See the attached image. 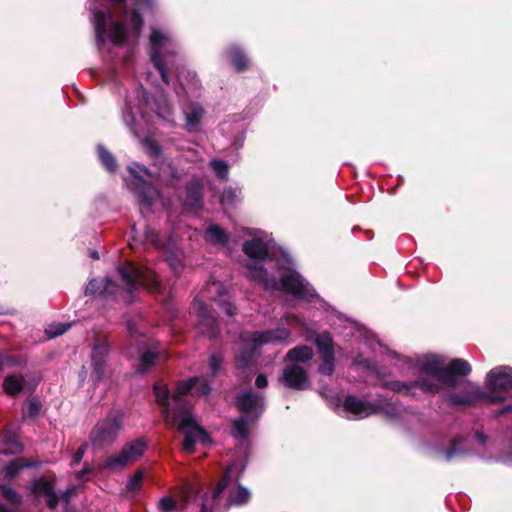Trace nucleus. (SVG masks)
Wrapping results in <instances>:
<instances>
[{
  "label": "nucleus",
  "instance_id": "32",
  "mask_svg": "<svg viewBox=\"0 0 512 512\" xmlns=\"http://www.w3.org/2000/svg\"><path fill=\"white\" fill-rule=\"evenodd\" d=\"M159 348L158 345H151V349L144 351L140 358V370L141 372L147 371L150 367H152L156 363V359L159 356Z\"/></svg>",
  "mask_w": 512,
  "mask_h": 512
},
{
  "label": "nucleus",
  "instance_id": "35",
  "mask_svg": "<svg viewBox=\"0 0 512 512\" xmlns=\"http://www.w3.org/2000/svg\"><path fill=\"white\" fill-rule=\"evenodd\" d=\"M110 284H112V281L109 279H104V280L93 279L86 286L85 294L86 295L102 294L106 290H108V287Z\"/></svg>",
  "mask_w": 512,
  "mask_h": 512
},
{
  "label": "nucleus",
  "instance_id": "51",
  "mask_svg": "<svg viewBox=\"0 0 512 512\" xmlns=\"http://www.w3.org/2000/svg\"><path fill=\"white\" fill-rule=\"evenodd\" d=\"M255 385L257 388H265L268 385L267 377L264 374H259L255 380Z\"/></svg>",
  "mask_w": 512,
  "mask_h": 512
},
{
  "label": "nucleus",
  "instance_id": "7",
  "mask_svg": "<svg viewBox=\"0 0 512 512\" xmlns=\"http://www.w3.org/2000/svg\"><path fill=\"white\" fill-rule=\"evenodd\" d=\"M118 272L129 292H133L138 287H144L153 293H160L163 290L161 281L155 272L148 267L127 263L120 266Z\"/></svg>",
  "mask_w": 512,
  "mask_h": 512
},
{
  "label": "nucleus",
  "instance_id": "4",
  "mask_svg": "<svg viewBox=\"0 0 512 512\" xmlns=\"http://www.w3.org/2000/svg\"><path fill=\"white\" fill-rule=\"evenodd\" d=\"M192 395L207 396L210 393L208 382L200 377H193L178 384V391L174 395V401L179 403L180 410L175 421H169L171 424L178 423V430L184 434L183 449L186 452H193L197 442L205 443L208 441V435L199 425L196 424L189 404L184 400V396Z\"/></svg>",
  "mask_w": 512,
  "mask_h": 512
},
{
  "label": "nucleus",
  "instance_id": "58",
  "mask_svg": "<svg viewBox=\"0 0 512 512\" xmlns=\"http://www.w3.org/2000/svg\"><path fill=\"white\" fill-rule=\"evenodd\" d=\"M90 256H91L93 259H99V254H98V252H97V251H91Z\"/></svg>",
  "mask_w": 512,
  "mask_h": 512
},
{
  "label": "nucleus",
  "instance_id": "24",
  "mask_svg": "<svg viewBox=\"0 0 512 512\" xmlns=\"http://www.w3.org/2000/svg\"><path fill=\"white\" fill-rule=\"evenodd\" d=\"M132 185L143 204L147 206L152 205L159 197V191L157 188L145 180L133 182Z\"/></svg>",
  "mask_w": 512,
  "mask_h": 512
},
{
  "label": "nucleus",
  "instance_id": "6",
  "mask_svg": "<svg viewBox=\"0 0 512 512\" xmlns=\"http://www.w3.org/2000/svg\"><path fill=\"white\" fill-rule=\"evenodd\" d=\"M290 335L291 332L284 327L266 331L242 332L240 334L242 347L237 357V366L242 369L249 367L258 348L268 343L287 344Z\"/></svg>",
  "mask_w": 512,
  "mask_h": 512
},
{
  "label": "nucleus",
  "instance_id": "18",
  "mask_svg": "<svg viewBox=\"0 0 512 512\" xmlns=\"http://www.w3.org/2000/svg\"><path fill=\"white\" fill-rule=\"evenodd\" d=\"M486 393L477 386L467 383L465 391L462 393H453L447 396L446 401L452 406L474 405L479 399H485Z\"/></svg>",
  "mask_w": 512,
  "mask_h": 512
},
{
  "label": "nucleus",
  "instance_id": "55",
  "mask_svg": "<svg viewBox=\"0 0 512 512\" xmlns=\"http://www.w3.org/2000/svg\"><path fill=\"white\" fill-rule=\"evenodd\" d=\"M75 492V488H69L65 491L64 493V497L66 500H68V498L70 497V495H72L73 493Z\"/></svg>",
  "mask_w": 512,
  "mask_h": 512
},
{
  "label": "nucleus",
  "instance_id": "41",
  "mask_svg": "<svg viewBox=\"0 0 512 512\" xmlns=\"http://www.w3.org/2000/svg\"><path fill=\"white\" fill-rule=\"evenodd\" d=\"M69 327H70L69 324H62V323L50 325L46 329V334H47L48 338H54V337L60 336L63 333H65L69 329Z\"/></svg>",
  "mask_w": 512,
  "mask_h": 512
},
{
  "label": "nucleus",
  "instance_id": "23",
  "mask_svg": "<svg viewBox=\"0 0 512 512\" xmlns=\"http://www.w3.org/2000/svg\"><path fill=\"white\" fill-rule=\"evenodd\" d=\"M32 491L36 496H47V505L49 508L54 509L57 506L58 497L54 492L52 482L45 479L35 480L32 484Z\"/></svg>",
  "mask_w": 512,
  "mask_h": 512
},
{
  "label": "nucleus",
  "instance_id": "50",
  "mask_svg": "<svg viewBox=\"0 0 512 512\" xmlns=\"http://www.w3.org/2000/svg\"><path fill=\"white\" fill-rule=\"evenodd\" d=\"M2 494L4 498L16 503L19 501L17 493L12 488L3 487Z\"/></svg>",
  "mask_w": 512,
  "mask_h": 512
},
{
  "label": "nucleus",
  "instance_id": "28",
  "mask_svg": "<svg viewBox=\"0 0 512 512\" xmlns=\"http://www.w3.org/2000/svg\"><path fill=\"white\" fill-rule=\"evenodd\" d=\"M201 184L199 181L192 182L187 188V196L185 205L190 208H198L201 206Z\"/></svg>",
  "mask_w": 512,
  "mask_h": 512
},
{
  "label": "nucleus",
  "instance_id": "47",
  "mask_svg": "<svg viewBox=\"0 0 512 512\" xmlns=\"http://www.w3.org/2000/svg\"><path fill=\"white\" fill-rule=\"evenodd\" d=\"M175 505V502L172 498L170 497H164L162 498L160 501H159V508L160 510H162L163 512H168L170 511L171 509H173Z\"/></svg>",
  "mask_w": 512,
  "mask_h": 512
},
{
  "label": "nucleus",
  "instance_id": "19",
  "mask_svg": "<svg viewBox=\"0 0 512 512\" xmlns=\"http://www.w3.org/2000/svg\"><path fill=\"white\" fill-rule=\"evenodd\" d=\"M109 353V345L107 343H98L92 350V374L91 377L95 382L103 379L105 374V361Z\"/></svg>",
  "mask_w": 512,
  "mask_h": 512
},
{
  "label": "nucleus",
  "instance_id": "1",
  "mask_svg": "<svg viewBox=\"0 0 512 512\" xmlns=\"http://www.w3.org/2000/svg\"><path fill=\"white\" fill-rule=\"evenodd\" d=\"M271 245L269 241H265L260 237H254L252 240L243 244V252L245 255L254 260L255 264L247 265L249 276L253 280L258 281L266 290H282L291 294L297 299L305 301H313L318 297L313 287L292 267V260L288 255H283V270L280 273V280L274 277L269 278L261 262L269 257Z\"/></svg>",
  "mask_w": 512,
  "mask_h": 512
},
{
  "label": "nucleus",
  "instance_id": "5",
  "mask_svg": "<svg viewBox=\"0 0 512 512\" xmlns=\"http://www.w3.org/2000/svg\"><path fill=\"white\" fill-rule=\"evenodd\" d=\"M421 373L426 376L421 380H426L432 384L454 386L456 376H467L471 372L470 364L463 359H454L445 365L442 358L435 355H425L419 360Z\"/></svg>",
  "mask_w": 512,
  "mask_h": 512
},
{
  "label": "nucleus",
  "instance_id": "44",
  "mask_svg": "<svg viewBox=\"0 0 512 512\" xmlns=\"http://www.w3.org/2000/svg\"><path fill=\"white\" fill-rule=\"evenodd\" d=\"M143 479V473L141 471L136 472L133 477L130 478L127 488L130 491H136L140 488Z\"/></svg>",
  "mask_w": 512,
  "mask_h": 512
},
{
  "label": "nucleus",
  "instance_id": "21",
  "mask_svg": "<svg viewBox=\"0 0 512 512\" xmlns=\"http://www.w3.org/2000/svg\"><path fill=\"white\" fill-rule=\"evenodd\" d=\"M182 111L185 116V126L189 132L196 131L205 114L204 108L195 102L183 103Z\"/></svg>",
  "mask_w": 512,
  "mask_h": 512
},
{
  "label": "nucleus",
  "instance_id": "36",
  "mask_svg": "<svg viewBox=\"0 0 512 512\" xmlns=\"http://www.w3.org/2000/svg\"><path fill=\"white\" fill-rule=\"evenodd\" d=\"M233 437L236 439H247L249 436L248 422L245 417L233 421Z\"/></svg>",
  "mask_w": 512,
  "mask_h": 512
},
{
  "label": "nucleus",
  "instance_id": "52",
  "mask_svg": "<svg viewBox=\"0 0 512 512\" xmlns=\"http://www.w3.org/2000/svg\"><path fill=\"white\" fill-rule=\"evenodd\" d=\"M135 4L139 9L150 7L152 5V0H135Z\"/></svg>",
  "mask_w": 512,
  "mask_h": 512
},
{
  "label": "nucleus",
  "instance_id": "27",
  "mask_svg": "<svg viewBox=\"0 0 512 512\" xmlns=\"http://www.w3.org/2000/svg\"><path fill=\"white\" fill-rule=\"evenodd\" d=\"M38 463L27 461L24 459H14L10 461L4 468V478L11 480L16 475H18L19 471L26 467H35Z\"/></svg>",
  "mask_w": 512,
  "mask_h": 512
},
{
  "label": "nucleus",
  "instance_id": "30",
  "mask_svg": "<svg viewBox=\"0 0 512 512\" xmlns=\"http://www.w3.org/2000/svg\"><path fill=\"white\" fill-rule=\"evenodd\" d=\"M205 235L206 239L213 244L225 245L229 239L228 234L216 224L210 225Z\"/></svg>",
  "mask_w": 512,
  "mask_h": 512
},
{
  "label": "nucleus",
  "instance_id": "63",
  "mask_svg": "<svg viewBox=\"0 0 512 512\" xmlns=\"http://www.w3.org/2000/svg\"><path fill=\"white\" fill-rule=\"evenodd\" d=\"M246 232H247V233H248L249 235H252V232H251V230H249V229H246Z\"/></svg>",
  "mask_w": 512,
  "mask_h": 512
},
{
  "label": "nucleus",
  "instance_id": "3",
  "mask_svg": "<svg viewBox=\"0 0 512 512\" xmlns=\"http://www.w3.org/2000/svg\"><path fill=\"white\" fill-rule=\"evenodd\" d=\"M137 93L138 96L141 94L144 98V104L134 109V107L131 106L130 99H127L123 110V121L131 133L141 140L146 152L151 156H158L161 149L155 141L148 138L153 133V126L144 111V106L150 107L158 118L171 123L174 121L173 112L167 97L162 92L154 97L153 102L145 98L144 91L139 90Z\"/></svg>",
  "mask_w": 512,
  "mask_h": 512
},
{
  "label": "nucleus",
  "instance_id": "57",
  "mask_svg": "<svg viewBox=\"0 0 512 512\" xmlns=\"http://www.w3.org/2000/svg\"><path fill=\"white\" fill-rule=\"evenodd\" d=\"M476 437H477V440H478L480 443H484V441H485V437H484V435H483V434H481V433H477V434H476Z\"/></svg>",
  "mask_w": 512,
  "mask_h": 512
},
{
  "label": "nucleus",
  "instance_id": "37",
  "mask_svg": "<svg viewBox=\"0 0 512 512\" xmlns=\"http://www.w3.org/2000/svg\"><path fill=\"white\" fill-rule=\"evenodd\" d=\"M98 154L102 164L106 167V169L111 172L115 171L116 161L113 155L101 145L98 146Z\"/></svg>",
  "mask_w": 512,
  "mask_h": 512
},
{
  "label": "nucleus",
  "instance_id": "34",
  "mask_svg": "<svg viewBox=\"0 0 512 512\" xmlns=\"http://www.w3.org/2000/svg\"><path fill=\"white\" fill-rule=\"evenodd\" d=\"M250 496V491L247 488L238 485L235 491L231 492L228 502L232 505H243L249 501Z\"/></svg>",
  "mask_w": 512,
  "mask_h": 512
},
{
  "label": "nucleus",
  "instance_id": "22",
  "mask_svg": "<svg viewBox=\"0 0 512 512\" xmlns=\"http://www.w3.org/2000/svg\"><path fill=\"white\" fill-rule=\"evenodd\" d=\"M414 387L420 388L423 392L428 394H435L438 392V386L436 384H432L426 380H419L413 383L392 381L388 383V388L393 391L404 392L406 394H413L412 389Z\"/></svg>",
  "mask_w": 512,
  "mask_h": 512
},
{
  "label": "nucleus",
  "instance_id": "53",
  "mask_svg": "<svg viewBox=\"0 0 512 512\" xmlns=\"http://www.w3.org/2000/svg\"><path fill=\"white\" fill-rule=\"evenodd\" d=\"M457 453H458V450L455 447H452L451 449H448L447 451H445V459L450 460Z\"/></svg>",
  "mask_w": 512,
  "mask_h": 512
},
{
  "label": "nucleus",
  "instance_id": "20",
  "mask_svg": "<svg viewBox=\"0 0 512 512\" xmlns=\"http://www.w3.org/2000/svg\"><path fill=\"white\" fill-rule=\"evenodd\" d=\"M237 407L247 414L259 415L264 409V398L261 394L246 392L238 396Z\"/></svg>",
  "mask_w": 512,
  "mask_h": 512
},
{
  "label": "nucleus",
  "instance_id": "43",
  "mask_svg": "<svg viewBox=\"0 0 512 512\" xmlns=\"http://www.w3.org/2000/svg\"><path fill=\"white\" fill-rule=\"evenodd\" d=\"M222 364V357L219 355H211L209 359V369L212 376L217 375V373L220 371Z\"/></svg>",
  "mask_w": 512,
  "mask_h": 512
},
{
  "label": "nucleus",
  "instance_id": "11",
  "mask_svg": "<svg viewBox=\"0 0 512 512\" xmlns=\"http://www.w3.org/2000/svg\"><path fill=\"white\" fill-rule=\"evenodd\" d=\"M146 448L147 443L143 438L132 440L123 446L119 454L108 457L103 467L111 471L123 469L128 464L139 459L144 454Z\"/></svg>",
  "mask_w": 512,
  "mask_h": 512
},
{
  "label": "nucleus",
  "instance_id": "54",
  "mask_svg": "<svg viewBox=\"0 0 512 512\" xmlns=\"http://www.w3.org/2000/svg\"><path fill=\"white\" fill-rule=\"evenodd\" d=\"M285 321H286V323H288V324H292V323H294V322H298V318H297L296 316L287 315V316L285 317Z\"/></svg>",
  "mask_w": 512,
  "mask_h": 512
},
{
  "label": "nucleus",
  "instance_id": "15",
  "mask_svg": "<svg viewBox=\"0 0 512 512\" xmlns=\"http://www.w3.org/2000/svg\"><path fill=\"white\" fill-rule=\"evenodd\" d=\"M279 381L294 390H304L309 386L306 371L297 364L287 365Z\"/></svg>",
  "mask_w": 512,
  "mask_h": 512
},
{
  "label": "nucleus",
  "instance_id": "29",
  "mask_svg": "<svg viewBox=\"0 0 512 512\" xmlns=\"http://www.w3.org/2000/svg\"><path fill=\"white\" fill-rule=\"evenodd\" d=\"M313 350L309 346H299L291 349L286 359L295 363H304L312 359Z\"/></svg>",
  "mask_w": 512,
  "mask_h": 512
},
{
  "label": "nucleus",
  "instance_id": "38",
  "mask_svg": "<svg viewBox=\"0 0 512 512\" xmlns=\"http://www.w3.org/2000/svg\"><path fill=\"white\" fill-rule=\"evenodd\" d=\"M210 166L219 179H227L229 173V166L227 162L219 159H213L210 162Z\"/></svg>",
  "mask_w": 512,
  "mask_h": 512
},
{
  "label": "nucleus",
  "instance_id": "14",
  "mask_svg": "<svg viewBox=\"0 0 512 512\" xmlns=\"http://www.w3.org/2000/svg\"><path fill=\"white\" fill-rule=\"evenodd\" d=\"M205 297L218 302L219 306L224 309L228 316H233L236 313V308L233 303L226 296L225 286L217 280H213L206 284L205 290L203 291Z\"/></svg>",
  "mask_w": 512,
  "mask_h": 512
},
{
  "label": "nucleus",
  "instance_id": "12",
  "mask_svg": "<svg viewBox=\"0 0 512 512\" xmlns=\"http://www.w3.org/2000/svg\"><path fill=\"white\" fill-rule=\"evenodd\" d=\"M315 344L321 356V364L319 365V372L323 375L330 376L334 371V350L333 341L328 333L317 335Z\"/></svg>",
  "mask_w": 512,
  "mask_h": 512
},
{
  "label": "nucleus",
  "instance_id": "33",
  "mask_svg": "<svg viewBox=\"0 0 512 512\" xmlns=\"http://www.w3.org/2000/svg\"><path fill=\"white\" fill-rule=\"evenodd\" d=\"M4 391L11 396L19 394L23 389V379L15 375L7 376L3 381Z\"/></svg>",
  "mask_w": 512,
  "mask_h": 512
},
{
  "label": "nucleus",
  "instance_id": "31",
  "mask_svg": "<svg viewBox=\"0 0 512 512\" xmlns=\"http://www.w3.org/2000/svg\"><path fill=\"white\" fill-rule=\"evenodd\" d=\"M228 53L230 61L236 70L243 71L248 67L249 60L240 48L231 47Z\"/></svg>",
  "mask_w": 512,
  "mask_h": 512
},
{
  "label": "nucleus",
  "instance_id": "26",
  "mask_svg": "<svg viewBox=\"0 0 512 512\" xmlns=\"http://www.w3.org/2000/svg\"><path fill=\"white\" fill-rule=\"evenodd\" d=\"M133 238L142 243H151L156 248H162L163 242L159 235L150 227L145 226L143 231H139L136 225L132 226Z\"/></svg>",
  "mask_w": 512,
  "mask_h": 512
},
{
  "label": "nucleus",
  "instance_id": "59",
  "mask_svg": "<svg viewBox=\"0 0 512 512\" xmlns=\"http://www.w3.org/2000/svg\"><path fill=\"white\" fill-rule=\"evenodd\" d=\"M10 361H11V358H10V357H7L5 361H2V364L9 363Z\"/></svg>",
  "mask_w": 512,
  "mask_h": 512
},
{
  "label": "nucleus",
  "instance_id": "56",
  "mask_svg": "<svg viewBox=\"0 0 512 512\" xmlns=\"http://www.w3.org/2000/svg\"><path fill=\"white\" fill-rule=\"evenodd\" d=\"M512 412V404L505 406L500 410V414Z\"/></svg>",
  "mask_w": 512,
  "mask_h": 512
},
{
  "label": "nucleus",
  "instance_id": "40",
  "mask_svg": "<svg viewBox=\"0 0 512 512\" xmlns=\"http://www.w3.org/2000/svg\"><path fill=\"white\" fill-rule=\"evenodd\" d=\"M130 31L129 33L131 35H134L137 37L141 31V28L143 26V20L141 16L137 12H133L130 16Z\"/></svg>",
  "mask_w": 512,
  "mask_h": 512
},
{
  "label": "nucleus",
  "instance_id": "9",
  "mask_svg": "<svg viewBox=\"0 0 512 512\" xmlns=\"http://www.w3.org/2000/svg\"><path fill=\"white\" fill-rule=\"evenodd\" d=\"M92 15L98 44L106 40L116 45L125 42L127 30L122 23H116L112 20V12L110 10L102 11L93 8Z\"/></svg>",
  "mask_w": 512,
  "mask_h": 512
},
{
  "label": "nucleus",
  "instance_id": "61",
  "mask_svg": "<svg viewBox=\"0 0 512 512\" xmlns=\"http://www.w3.org/2000/svg\"><path fill=\"white\" fill-rule=\"evenodd\" d=\"M113 2H116V3H122L124 0H112Z\"/></svg>",
  "mask_w": 512,
  "mask_h": 512
},
{
  "label": "nucleus",
  "instance_id": "48",
  "mask_svg": "<svg viewBox=\"0 0 512 512\" xmlns=\"http://www.w3.org/2000/svg\"><path fill=\"white\" fill-rule=\"evenodd\" d=\"M87 447H88V446H87V444H86V443H84V444H82V445L77 449V451H76V453H75V455H74L73 462H72V464H71V465L79 464V463L82 461V459H83V457H84V454H85V452H86V450H87Z\"/></svg>",
  "mask_w": 512,
  "mask_h": 512
},
{
  "label": "nucleus",
  "instance_id": "17",
  "mask_svg": "<svg viewBox=\"0 0 512 512\" xmlns=\"http://www.w3.org/2000/svg\"><path fill=\"white\" fill-rule=\"evenodd\" d=\"M343 407L347 412L351 413L355 418L359 419L377 414L380 410L378 405L360 400L351 395L345 398Z\"/></svg>",
  "mask_w": 512,
  "mask_h": 512
},
{
  "label": "nucleus",
  "instance_id": "60",
  "mask_svg": "<svg viewBox=\"0 0 512 512\" xmlns=\"http://www.w3.org/2000/svg\"><path fill=\"white\" fill-rule=\"evenodd\" d=\"M87 471H89V470L87 469V470L80 471L78 477H81Z\"/></svg>",
  "mask_w": 512,
  "mask_h": 512
},
{
  "label": "nucleus",
  "instance_id": "49",
  "mask_svg": "<svg viewBox=\"0 0 512 512\" xmlns=\"http://www.w3.org/2000/svg\"><path fill=\"white\" fill-rule=\"evenodd\" d=\"M167 262H168V265L171 267V269L173 270L174 273H179L180 270L182 269L183 265H182V262L180 261V259H178L177 257H169L167 259Z\"/></svg>",
  "mask_w": 512,
  "mask_h": 512
},
{
  "label": "nucleus",
  "instance_id": "10",
  "mask_svg": "<svg viewBox=\"0 0 512 512\" xmlns=\"http://www.w3.org/2000/svg\"><path fill=\"white\" fill-rule=\"evenodd\" d=\"M486 387L490 393H486L485 400L491 403L504 401L506 394L512 390V368L498 366L492 369L487 374Z\"/></svg>",
  "mask_w": 512,
  "mask_h": 512
},
{
  "label": "nucleus",
  "instance_id": "39",
  "mask_svg": "<svg viewBox=\"0 0 512 512\" xmlns=\"http://www.w3.org/2000/svg\"><path fill=\"white\" fill-rule=\"evenodd\" d=\"M129 172L134 176L135 181L139 182L140 180H144L142 178V174L146 176H151V172L142 164L139 163H133L130 166H128Z\"/></svg>",
  "mask_w": 512,
  "mask_h": 512
},
{
  "label": "nucleus",
  "instance_id": "13",
  "mask_svg": "<svg viewBox=\"0 0 512 512\" xmlns=\"http://www.w3.org/2000/svg\"><path fill=\"white\" fill-rule=\"evenodd\" d=\"M193 309L196 311L198 316V329L200 333L208 336L209 338H214L219 333V328L217 325V321L215 317L210 313L205 303L196 298L193 301Z\"/></svg>",
  "mask_w": 512,
  "mask_h": 512
},
{
  "label": "nucleus",
  "instance_id": "42",
  "mask_svg": "<svg viewBox=\"0 0 512 512\" xmlns=\"http://www.w3.org/2000/svg\"><path fill=\"white\" fill-rule=\"evenodd\" d=\"M41 409V404L36 399H31L26 406L25 411L23 412L24 417H36Z\"/></svg>",
  "mask_w": 512,
  "mask_h": 512
},
{
  "label": "nucleus",
  "instance_id": "2",
  "mask_svg": "<svg viewBox=\"0 0 512 512\" xmlns=\"http://www.w3.org/2000/svg\"><path fill=\"white\" fill-rule=\"evenodd\" d=\"M151 60L159 71L163 82L169 83L168 73L175 70L180 88L176 91L179 98L182 96L194 97L200 89V82L196 73L182 67L178 63L176 46L167 32L153 29L150 36Z\"/></svg>",
  "mask_w": 512,
  "mask_h": 512
},
{
  "label": "nucleus",
  "instance_id": "45",
  "mask_svg": "<svg viewBox=\"0 0 512 512\" xmlns=\"http://www.w3.org/2000/svg\"><path fill=\"white\" fill-rule=\"evenodd\" d=\"M237 198L236 191L229 188L225 189L221 195V203L222 204H232Z\"/></svg>",
  "mask_w": 512,
  "mask_h": 512
},
{
  "label": "nucleus",
  "instance_id": "46",
  "mask_svg": "<svg viewBox=\"0 0 512 512\" xmlns=\"http://www.w3.org/2000/svg\"><path fill=\"white\" fill-rule=\"evenodd\" d=\"M230 480L229 471L226 472L225 477L221 480V482L218 484L217 488L214 490L212 497L213 499H216L221 492L226 488L228 482Z\"/></svg>",
  "mask_w": 512,
  "mask_h": 512
},
{
  "label": "nucleus",
  "instance_id": "62",
  "mask_svg": "<svg viewBox=\"0 0 512 512\" xmlns=\"http://www.w3.org/2000/svg\"><path fill=\"white\" fill-rule=\"evenodd\" d=\"M201 512H207V510H206L205 506H202V508H201Z\"/></svg>",
  "mask_w": 512,
  "mask_h": 512
},
{
  "label": "nucleus",
  "instance_id": "25",
  "mask_svg": "<svg viewBox=\"0 0 512 512\" xmlns=\"http://www.w3.org/2000/svg\"><path fill=\"white\" fill-rule=\"evenodd\" d=\"M2 453L5 455L20 454L23 451V446L19 442L16 432L5 429L2 435Z\"/></svg>",
  "mask_w": 512,
  "mask_h": 512
},
{
  "label": "nucleus",
  "instance_id": "8",
  "mask_svg": "<svg viewBox=\"0 0 512 512\" xmlns=\"http://www.w3.org/2000/svg\"><path fill=\"white\" fill-rule=\"evenodd\" d=\"M124 422V413L111 411L99 420L90 432V442L94 447L102 448L111 445L118 437Z\"/></svg>",
  "mask_w": 512,
  "mask_h": 512
},
{
  "label": "nucleus",
  "instance_id": "16",
  "mask_svg": "<svg viewBox=\"0 0 512 512\" xmlns=\"http://www.w3.org/2000/svg\"><path fill=\"white\" fill-rule=\"evenodd\" d=\"M177 391L178 387L176 388V391L173 395H175ZM154 394L156 401L162 406V414L166 421H175L177 415L179 414L180 405L174 401V396H172L171 403L168 401V388L162 384H155Z\"/></svg>",
  "mask_w": 512,
  "mask_h": 512
}]
</instances>
